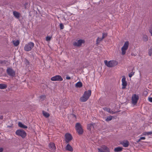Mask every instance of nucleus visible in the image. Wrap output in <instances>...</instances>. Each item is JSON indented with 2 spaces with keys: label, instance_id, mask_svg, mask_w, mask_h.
Returning <instances> with one entry per match:
<instances>
[{
  "label": "nucleus",
  "instance_id": "obj_15",
  "mask_svg": "<svg viewBox=\"0 0 152 152\" xmlns=\"http://www.w3.org/2000/svg\"><path fill=\"white\" fill-rule=\"evenodd\" d=\"M120 143L124 147H128L129 144V143L127 140L121 141Z\"/></svg>",
  "mask_w": 152,
  "mask_h": 152
},
{
  "label": "nucleus",
  "instance_id": "obj_45",
  "mask_svg": "<svg viewBox=\"0 0 152 152\" xmlns=\"http://www.w3.org/2000/svg\"><path fill=\"white\" fill-rule=\"evenodd\" d=\"M141 140H140V138L137 141V142H140V141Z\"/></svg>",
  "mask_w": 152,
  "mask_h": 152
},
{
  "label": "nucleus",
  "instance_id": "obj_30",
  "mask_svg": "<svg viewBox=\"0 0 152 152\" xmlns=\"http://www.w3.org/2000/svg\"><path fill=\"white\" fill-rule=\"evenodd\" d=\"M135 72H130L129 74V77H131L132 76H133Z\"/></svg>",
  "mask_w": 152,
  "mask_h": 152
},
{
  "label": "nucleus",
  "instance_id": "obj_46",
  "mask_svg": "<svg viewBox=\"0 0 152 152\" xmlns=\"http://www.w3.org/2000/svg\"><path fill=\"white\" fill-rule=\"evenodd\" d=\"M72 115H73V116L75 117V118H76V116L75 115V114H73Z\"/></svg>",
  "mask_w": 152,
  "mask_h": 152
},
{
  "label": "nucleus",
  "instance_id": "obj_18",
  "mask_svg": "<svg viewBox=\"0 0 152 152\" xmlns=\"http://www.w3.org/2000/svg\"><path fill=\"white\" fill-rule=\"evenodd\" d=\"M18 126L19 127L24 129H27L28 128L27 126L23 124L22 123L20 122L18 123Z\"/></svg>",
  "mask_w": 152,
  "mask_h": 152
},
{
  "label": "nucleus",
  "instance_id": "obj_48",
  "mask_svg": "<svg viewBox=\"0 0 152 152\" xmlns=\"http://www.w3.org/2000/svg\"><path fill=\"white\" fill-rule=\"evenodd\" d=\"M64 102H65V103L66 102V101L65 100L64 101Z\"/></svg>",
  "mask_w": 152,
  "mask_h": 152
},
{
  "label": "nucleus",
  "instance_id": "obj_12",
  "mask_svg": "<svg viewBox=\"0 0 152 152\" xmlns=\"http://www.w3.org/2000/svg\"><path fill=\"white\" fill-rule=\"evenodd\" d=\"M139 99V96L138 95L134 94L132 97V103L134 104H136Z\"/></svg>",
  "mask_w": 152,
  "mask_h": 152
},
{
  "label": "nucleus",
  "instance_id": "obj_22",
  "mask_svg": "<svg viewBox=\"0 0 152 152\" xmlns=\"http://www.w3.org/2000/svg\"><path fill=\"white\" fill-rule=\"evenodd\" d=\"M42 114L46 118H48L50 116V114L44 111H42Z\"/></svg>",
  "mask_w": 152,
  "mask_h": 152
},
{
  "label": "nucleus",
  "instance_id": "obj_6",
  "mask_svg": "<svg viewBox=\"0 0 152 152\" xmlns=\"http://www.w3.org/2000/svg\"><path fill=\"white\" fill-rule=\"evenodd\" d=\"M129 42L127 41L125 42L123 46L122 47L121 49V54L122 55H125L126 53V51L128 49L129 47Z\"/></svg>",
  "mask_w": 152,
  "mask_h": 152
},
{
  "label": "nucleus",
  "instance_id": "obj_19",
  "mask_svg": "<svg viewBox=\"0 0 152 152\" xmlns=\"http://www.w3.org/2000/svg\"><path fill=\"white\" fill-rule=\"evenodd\" d=\"M123 148L122 147H118L115 148L114 149V151L115 152H120L122 151Z\"/></svg>",
  "mask_w": 152,
  "mask_h": 152
},
{
  "label": "nucleus",
  "instance_id": "obj_34",
  "mask_svg": "<svg viewBox=\"0 0 152 152\" xmlns=\"http://www.w3.org/2000/svg\"><path fill=\"white\" fill-rule=\"evenodd\" d=\"M51 38V37L48 36L47 37H46V40L47 41H50V40Z\"/></svg>",
  "mask_w": 152,
  "mask_h": 152
},
{
  "label": "nucleus",
  "instance_id": "obj_29",
  "mask_svg": "<svg viewBox=\"0 0 152 152\" xmlns=\"http://www.w3.org/2000/svg\"><path fill=\"white\" fill-rule=\"evenodd\" d=\"M107 34L106 33H102V39H103L105 38L106 37H107Z\"/></svg>",
  "mask_w": 152,
  "mask_h": 152
},
{
  "label": "nucleus",
  "instance_id": "obj_49",
  "mask_svg": "<svg viewBox=\"0 0 152 152\" xmlns=\"http://www.w3.org/2000/svg\"><path fill=\"white\" fill-rule=\"evenodd\" d=\"M28 61V62H27V63H28V61Z\"/></svg>",
  "mask_w": 152,
  "mask_h": 152
},
{
  "label": "nucleus",
  "instance_id": "obj_26",
  "mask_svg": "<svg viewBox=\"0 0 152 152\" xmlns=\"http://www.w3.org/2000/svg\"><path fill=\"white\" fill-rule=\"evenodd\" d=\"M142 39L144 41L146 42L148 41V38L146 35H144L142 37Z\"/></svg>",
  "mask_w": 152,
  "mask_h": 152
},
{
  "label": "nucleus",
  "instance_id": "obj_14",
  "mask_svg": "<svg viewBox=\"0 0 152 152\" xmlns=\"http://www.w3.org/2000/svg\"><path fill=\"white\" fill-rule=\"evenodd\" d=\"M49 147L51 149L52 151H54L56 150V148L55 145L53 142H51L49 144Z\"/></svg>",
  "mask_w": 152,
  "mask_h": 152
},
{
  "label": "nucleus",
  "instance_id": "obj_17",
  "mask_svg": "<svg viewBox=\"0 0 152 152\" xmlns=\"http://www.w3.org/2000/svg\"><path fill=\"white\" fill-rule=\"evenodd\" d=\"M13 14L15 17L17 19H19L20 18V14L19 13L16 11H14Z\"/></svg>",
  "mask_w": 152,
  "mask_h": 152
},
{
  "label": "nucleus",
  "instance_id": "obj_32",
  "mask_svg": "<svg viewBox=\"0 0 152 152\" xmlns=\"http://www.w3.org/2000/svg\"><path fill=\"white\" fill-rule=\"evenodd\" d=\"M7 61L6 60H0V63L1 64H5L7 63Z\"/></svg>",
  "mask_w": 152,
  "mask_h": 152
},
{
  "label": "nucleus",
  "instance_id": "obj_39",
  "mask_svg": "<svg viewBox=\"0 0 152 152\" xmlns=\"http://www.w3.org/2000/svg\"><path fill=\"white\" fill-rule=\"evenodd\" d=\"M13 127L12 124L10 126H7V128H11Z\"/></svg>",
  "mask_w": 152,
  "mask_h": 152
},
{
  "label": "nucleus",
  "instance_id": "obj_37",
  "mask_svg": "<svg viewBox=\"0 0 152 152\" xmlns=\"http://www.w3.org/2000/svg\"><path fill=\"white\" fill-rule=\"evenodd\" d=\"M146 133V134L147 135H151V134H152V132L151 131L150 132H147V133Z\"/></svg>",
  "mask_w": 152,
  "mask_h": 152
},
{
  "label": "nucleus",
  "instance_id": "obj_31",
  "mask_svg": "<svg viewBox=\"0 0 152 152\" xmlns=\"http://www.w3.org/2000/svg\"><path fill=\"white\" fill-rule=\"evenodd\" d=\"M59 27L60 29H63L64 28V26L62 23H60L59 25Z\"/></svg>",
  "mask_w": 152,
  "mask_h": 152
},
{
  "label": "nucleus",
  "instance_id": "obj_42",
  "mask_svg": "<svg viewBox=\"0 0 152 152\" xmlns=\"http://www.w3.org/2000/svg\"><path fill=\"white\" fill-rule=\"evenodd\" d=\"M145 137H140V140H145Z\"/></svg>",
  "mask_w": 152,
  "mask_h": 152
},
{
  "label": "nucleus",
  "instance_id": "obj_44",
  "mask_svg": "<svg viewBox=\"0 0 152 152\" xmlns=\"http://www.w3.org/2000/svg\"><path fill=\"white\" fill-rule=\"evenodd\" d=\"M3 116L2 115H0V120H2L3 119Z\"/></svg>",
  "mask_w": 152,
  "mask_h": 152
},
{
  "label": "nucleus",
  "instance_id": "obj_7",
  "mask_svg": "<svg viewBox=\"0 0 152 152\" xmlns=\"http://www.w3.org/2000/svg\"><path fill=\"white\" fill-rule=\"evenodd\" d=\"M7 72L8 75L11 77H13L15 75V72L10 68H8L7 69Z\"/></svg>",
  "mask_w": 152,
  "mask_h": 152
},
{
  "label": "nucleus",
  "instance_id": "obj_11",
  "mask_svg": "<svg viewBox=\"0 0 152 152\" xmlns=\"http://www.w3.org/2000/svg\"><path fill=\"white\" fill-rule=\"evenodd\" d=\"M51 80L53 81H62L63 79L61 76L57 75L52 77Z\"/></svg>",
  "mask_w": 152,
  "mask_h": 152
},
{
  "label": "nucleus",
  "instance_id": "obj_27",
  "mask_svg": "<svg viewBox=\"0 0 152 152\" xmlns=\"http://www.w3.org/2000/svg\"><path fill=\"white\" fill-rule=\"evenodd\" d=\"M103 39H102V38H99L98 37L96 40V43H99L101 41H102Z\"/></svg>",
  "mask_w": 152,
  "mask_h": 152
},
{
  "label": "nucleus",
  "instance_id": "obj_5",
  "mask_svg": "<svg viewBox=\"0 0 152 152\" xmlns=\"http://www.w3.org/2000/svg\"><path fill=\"white\" fill-rule=\"evenodd\" d=\"M75 127L76 130L79 135L83 134V131L82 126L80 123H77L76 124Z\"/></svg>",
  "mask_w": 152,
  "mask_h": 152
},
{
  "label": "nucleus",
  "instance_id": "obj_21",
  "mask_svg": "<svg viewBox=\"0 0 152 152\" xmlns=\"http://www.w3.org/2000/svg\"><path fill=\"white\" fill-rule=\"evenodd\" d=\"M75 86L77 88H81L83 86V84L81 82L79 81L75 84Z\"/></svg>",
  "mask_w": 152,
  "mask_h": 152
},
{
  "label": "nucleus",
  "instance_id": "obj_36",
  "mask_svg": "<svg viewBox=\"0 0 152 152\" xmlns=\"http://www.w3.org/2000/svg\"><path fill=\"white\" fill-rule=\"evenodd\" d=\"M40 98H41V99H42V100H44L45 98V96L44 95H42L41 96H40Z\"/></svg>",
  "mask_w": 152,
  "mask_h": 152
},
{
  "label": "nucleus",
  "instance_id": "obj_1",
  "mask_svg": "<svg viewBox=\"0 0 152 152\" xmlns=\"http://www.w3.org/2000/svg\"><path fill=\"white\" fill-rule=\"evenodd\" d=\"M91 91L90 90L85 91L83 96L80 98V101L82 102L86 101L91 96Z\"/></svg>",
  "mask_w": 152,
  "mask_h": 152
},
{
  "label": "nucleus",
  "instance_id": "obj_20",
  "mask_svg": "<svg viewBox=\"0 0 152 152\" xmlns=\"http://www.w3.org/2000/svg\"><path fill=\"white\" fill-rule=\"evenodd\" d=\"M7 87V84L2 83L0 84V89H5Z\"/></svg>",
  "mask_w": 152,
  "mask_h": 152
},
{
  "label": "nucleus",
  "instance_id": "obj_24",
  "mask_svg": "<svg viewBox=\"0 0 152 152\" xmlns=\"http://www.w3.org/2000/svg\"><path fill=\"white\" fill-rule=\"evenodd\" d=\"M113 118V116L111 115H110L107 116V118L105 119V121L107 122H109Z\"/></svg>",
  "mask_w": 152,
  "mask_h": 152
},
{
  "label": "nucleus",
  "instance_id": "obj_35",
  "mask_svg": "<svg viewBox=\"0 0 152 152\" xmlns=\"http://www.w3.org/2000/svg\"><path fill=\"white\" fill-rule=\"evenodd\" d=\"M104 110L107 111V112H108L109 113H111V112L110 111V108L105 107L104 109Z\"/></svg>",
  "mask_w": 152,
  "mask_h": 152
},
{
  "label": "nucleus",
  "instance_id": "obj_38",
  "mask_svg": "<svg viewBox=\"0 0 152 152\" xmlns=\"http://www.w3.org/2000/svg\"><path fill=\"white\" fill-rule=\"evenodd\" d=\"M66 79L67 80H70L71 79L70 77L68 75H66Z\"/></svg>",
  "mask_w": 152,
  "mask_h": 152
},
{
  "label": "nucleus",
  "instance_id": "obj_3",
  "mask_svg": "<svg viewBox=\"0 0 152 152\" xmlns=\"http://www.w3.org/2000/svg\"><path fill=\"white\" fill-rule=\"evenodd\" d=\"M15 134L18 136L21 137L23 138L25 137L27 135L26 132L22 129L17 130L15 132Z\"/></svg>",
  "mask_w": 152,
  "mask_h": 152
},
{
  "label": "nucleus",
  "instance_id": "obj_13",
  "mask_svg": "<svg viewBox=\"0 0 152 152\" xmlns=\"http://www.w3.org/2000/svg\"><path fill=\"white\" fill-rule=\"evenodd\" d=\"M122 89H124L126 88V86L127 85V83L126 81V78L125 76L123 77V78L122 79Z\"/></svg>",
  "mask_w": 152,
  "mask_h": 152
},
{
  "label": "nucleus",
  "instance_id": "obj_50",
  "mask_svg": "<svg viewBox=\"0 0 152 152\" xmlns=\"http://www.w3.org/2000/svg\"><path fill=\"white\" fill-rule=\"evenodd\" d=\"M28 61V62H27V63H28V61Z\"/></svg>",
  "mask_w": 152,
  "mask_h": 152
},
{
  "label": "nucleus",
  "instance_id": "obj_4",
  "mask_svg": "<svg viewBox=\"0 0 152 152\" xmlns=\"http://www.w3.org/2000/svg\"><path fill=\"white\" fill-rule=\"evenodd\" d=\"M34 46V44L32 42H29L26 44L24 48V50L26 51H31Z\"/></svg>",
  "mask_w": 152,
  "mask_h": 152
},
{
  "label": "nucleus",
  "instance_id": "obj_43",
  "mask_svg": "<svg viewBox=\"0 0 152 152\" xmlns=\"http://www.w3.org/2000/svg\"><path fill=\"white\" fill-rule=\"evenodd\" d=\"M149 32L151 33V36H152V30L150 29L149 30Z\"/></svg>",
  "mask_w": 152,
  "mask_h": 152
},
{
  "label": "nucleus",
  "instance_id": "obj_10",
  "mask_svg": "<svg viewBox=\"0 0 152 152\" xmlns=\"http://www.w3.org/2000/svg\"><path fill=\"white\" fill-rule=\"evenodd\" d=\"M65 141L67 143H68L72 139V135L69 133H67L65 134Z\"/></svg>",
  "mask_w": 152,
  "mask_h": 152
},
{
  "label": "nucleus",
  "instance_id": "obj_8",
  "mask_svg": "<svg viewBox=\"0 0 152 152\" xmlns=\"http://www.w3.org/2000/svg\"><path fill=\"white\" fill-rule=\"evenodd\" d=\"M98 152H110L109 148L106 146L102 145L101 148H98Z\"/></svg>",
  "mask_w": 152,
  "mask_h": 152
},
{
  "label": "nucleus",
  "instance_id": "obj_28",
  "mask_svg": "<svg viewBox=\"0 0 152 152\" xmlns=\"http://www.w3.org/2000/svg\"><path fill=\"white\" fill-rule=\"evenodd\" d=\"M148 53L149 56H151L152 54V48L149 49Z\"/></svg>",
  "mask_w": 152,
  "mask_h": 152
},
{
  "label": "nucleus",
  "instance_id": "obj_25",
  "mask_svg": "<svg viewBox=\"0 0 152 152\" xmlns=\"http://www.w3.org/2000/svg\"><path fill=\"white\" fill-rule=\"evenodd\" d=\"M13 43L15 46H18L19 44V41L18 40L13 41Z\"/></svg>",
  "mask_w": 152,
  "mask_h": 152
},
{
  "label": "nucleus",
  "instance_id": "obj_33",
  "mask_svg": "<svg viewBox=\"0 0 152 152\" xmlns=\"http://www.w3.org/2000/svg\"><path fill=\"white\" fill-rule=\"evenodd\" d=\"M148 94V92L146 90L144 91L143 93V95L146 96Z\"/></svg>",
  "mask_w": 152,
  "mask_h": 152
},
{
  "label": "nucleus",
  "instance_id": "obj_16",
  "mask_svg": "<svg viewBox=\"0 0 152 152\" xmlns=\"http://www.w3.org/2000/svg\"><path fill=\"white\" fill-rule=\"evenodd\" d=\"M65 149L66 150L72 152L73 151V149L72 147L69 144H68L66 147Z\"/></svg>",
  "mask_w": 152,
  "mask_h": 152
},
{
  "label": "nucleus",
  "instance_id": "obj_47",
  "mask_svg": "<svg viewBox=\"0 0 152 152\" xmlns=\"http://www.w3.org/2000/svg\"><path fill=\"white\" fill-rule=\"evenodd\" d=\"M146 133H147V132H144V135H147V134H146Z\"/></svg>",
  "mask_w": 152,
  "mask_h": 152
},
{
  "label": "nucleus",
  "instance_id": "obj_41",
  "mask_svg": "<svg viewBox=\"0 0 152 152\" xmlns=\"http://www.w3.org/2000/svg\"><path fill=\"white\" fill-rule=\"evenodd\" d=\"M4 149L3 148H0V152H2L3 151Z\"/></svg>",
  "mask_w": 152,
  "mask_h": 152
},
{
  "label": "nucleus",
  "instance_id": "obj_9",
  "mask_svg": "<svg viewBox=\"0 0 152 152\" xmlns=\"http://www.w3.org/2000/svg\"><path fill=\"white\" fill-rule=\"evenodd\" d=\"M85 42V41L84 40L82 39H80L77 42H74L73 45L75 46L79 47L81 46L82 44L84 43Z\"/></svg>",
  "mask_w": 152,
  "mask_h": 152
},
{
  "label": "nucleus",
  "instance_id": "obj_2",
  "mask_svg": "<svg viewBox=\"0 0 152 152\" xmlns=\"http://www.w3.org/2000/svg\"><path fill=\"white\" fill-rule=\"evenodd\" d=\"M105 65L109 67H112L116 66L118 64V62L115 60L110 61L108 62L107 60L104 61Z\"/></svg>",
  "mask_w": 152,
  "mask_h": 152
},
{
  "label": "nucleus",
  "instance_id": "obj_40",
  "mask_svg": "<svg viewBox=\"0 0 152 152\" xmlns=\"http://www.w3.org/2000/svg\"><path fill=\"white\" fill-rule=\"evenodd\" d=\"M148 100L150 102H152V97H149Z\"/></svg>",
  "mask_w": 152,
  "mask_h": 152
},
{
  "label": "nucleus",
  "instance_id": "obj_23",
  "mask_svg": "<svg viewBox=\"0 0 152 152\" xmlns=\"http://www.w3.org/2000/svg\"><path fill=\"white\" fill-rule=\"evenodd\" d=\"M94 124H88L87 128L90 131L91 129V127L92 126H93V125Z\"/></svg>",
  "mask_w": 152,
  "mask_h": 152
}]
</instances>
